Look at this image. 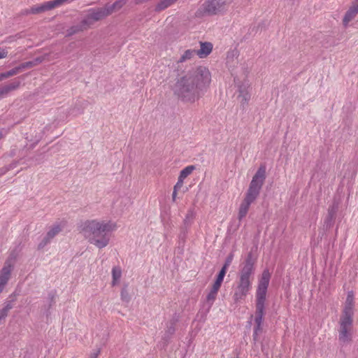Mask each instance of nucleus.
Returning <instances> with one entry per match:
<instances>
[{"label": "nucleus", "mask_w": 358, "mask_h": 358, "mask_svg": "<svg viewBox=\"0 0 358 358\" xmlns=\"http://www.w3.org/2000/svg\"><path fill=\"white\" fill-rule=\"evenodd\" d=\"M210 81L209 70L204 66H199L178 78L174 85L173 92L182 101L194 103L206 92Z\"/></svg>", "instance_id": "nucleus-1"}, {"label": "nucleus", "mask_w": 358, "mask_h": 358, "mask_svg": "<svg viewBox=\"0 0 358 358\" xmlns=\"http://www.w3.org/2000/svg\"><path fill=\"white\" fill-rule=\"evenodd\" d=\"M115 225L111 222L98 221L97 220H86L80 225V233L88 241L101 249L106 247L110 241V232L115 229Z\"/></svg>", "instance_id": "nucleus-2"}, {"label": "nucleus", "mask_w": 358, "mask_h": 358, "mask_svg": "<svg viewBox=\"0 0 358 358\" xmlns=\"http://www.w3.org/2000/svg\"><path fill=\"white\" fill-rule=\"evenodd\" d=\"M255 263L256 258L253 257L252 252H250L240 266L237 285L233 295L236 303L244 300L252 289Z\"/></svg>", "instance_id": "nucleus-3"}, {"label": "nucleus", "mask_w": 358, "mask_h": 358, "mask_svg": "<svg viewBox=\"0 0 358 358\" xmlns=\"http://www.w3.org/2000/svg\"><path fill=\"white\" fill-rule=\"evenodd\" d=\"M266 166L261 164L250 183L245 198L239 207L238 220H241L248 212L250 206L259 196L266 180Z\"/></svg>", "instance_id": "nucleus-4"}, {"label": "nucleus", "mask_w": 358, "mask_h": 358, "mask_svg": "<svg viewBox=\"0 0 358 358\" xmlns=\"http://www.w3.org/2000/svg\"><path fill=\"white\" fill-rule=\"evenodd\" d=\"M110 14V11L105 8H92L89 13L81 20L79 24L73 26L69 29V34H74L87 29L94 22L101 20Z\"/></svg>", "instance_id": "nucleus-5"}, {"label": "nucleus", "mask_w": 358, "mask_h": 358, "mask_svg": "<svg viewBox=\"0 0 358 358\" xmlns=\"http://www.w3.org/2000/svg\"><path fill=\"white\" fill-rule=\"evenodd\" d=\"M338 343L345 346L352 341L353 317L340 316L338 321Z\"/></svg>", "instance_id": "nucleus-6"}, {"label": "nucleus", "mask_w": 358, "mask_h": 358, "mask_svg": "<svg viewBox=\"0 0 358 358\" xmlns=\"http://www.w3.org/2000/svg\"><path fill=\"white\" fill-rule=\"evenodd\" d=\"M233 0H206L203 6V13L208 15H217L224 11Z\"/></svg>", "instance_id": "nucleus-7"}, {"label": "nucleus", "mask_w": 358, "mask_h": 358, "mask_svg": "<svg viewBox=\"0 0 358 358\" xmlns=\"http://www.w3.org/2000/svg\"><path fill=\"white\" fill-rule=\"evenodd\" d=\"M270 278L271 275L268 271L264 270L258 282L256 292V303H265Z\"/></svg>", "instance_id": "nucleus-8"}, {"label": "nucleus", "mask_w": 358, "mask_h": 358, "mask_svg": "<svg viewBox=\"0 0 358 358\" xmlns=\"http://www.w3.org/2000/svg\"><path fill=\"white\" fill-rule=\"evenodd\" d=\"M15 259H8L0 271V293H1L10 278L11 273L14 268Z\"/></svg>", "instance_id": "nucleus-9"}, {"label": "nucleus", "mask_w": 358, "mask_h": 358, "mask_svg": "<svg viewBox=\"0 0 358 358\" xmlns=\"http://www.w3.org/2000/svg\"><path fill=\"white\" fill-rule=\"evenodd\" d=\"M338 208L339 201L334 199L332 204L328 208L327 215L324 221V225L327 229H329L334 225Z\"/></svg>", "instance_id": "nucleus-10"}, {"label": "nucleus", "mask_w": 358, "mask_h": 358, "mask_svg": "<svg viewBox=\"0 0 358 358\" xmlns=\"http://www.w3.org/2000/svg\"><path fill=\"white\" fill-rule=\"evenodd\" d=\"M177 322L178 319L173 318L167 323L164 334L162 338L163 348H165L168 345L172 336L175 334Z\"/></svg>", "instance_id": "nucleus-11"}, {"label": "nucleus", "mask_w": 358, "mask_h": 358, "mask_svg": "<svg viewBox=\"0 0 358 358\" xmlns=\"http://www.w3.org/2000/svg\"><path fill=\"white\" fill-rule=\"evenodd\" d=\"M354 307H355L354 294H353V292L350 291V292H348L345 305H344L343 309L342 310L341 316L353 317H354Z\"/></svg>", "instance_id": "nucleus-12"}, {"label": "nucleus", "mask_w": 358, "mask_h": 358, "mask_svg": "<svg viewBox=\"0 0 358 358\" xmlns=\"http://www.w3.org/2000/svg\"><path fill=\"white\" fill-rule=\"evenodd\" d=\"M16 301V294H11L3 303V307L0 309V317L5 320L8 315V312L13 308Z\"/></svg>", "instance_id": "nucleus-13"}, {"label": "nucleus", "mask_w": 358, "mask_h": 358, "mask_svg": "<svg viewBox=\"0 0 358 358\" xmlns=\"http://www.w3.org/2000/svg\"><path fill=\"white\" fill-rule=\"evenodd\" d=\"M358 13V5L354 3L345 13L343 23L344 26H347L348 23L352 21Z\"/></svg>", "instance_id": "nucleus-14"}, {"label": "nucleus", "mask_w": 358, "mask_h": 358, "mask_svg": "<svg viewBox=\"0 0 358 358\" xmlns=\"http://www.w3.org/2000/svg\"><path fill=\"white\" fill-rule=\"evenodd\" d=\"M200 49L196 50V55L199 58H205L212 52L213 44L210 42H200Z\"/></svg>", "instance_id": "nucleus-15"}, {"label": "nucleus", "mask_w": 358, "mask_h": 358, "mask_svg": "<svg viewBox=\"0 0 358 358\" xmlns=\"http://www.w3.org/2000/svg\"><path fill=\"white\" fill-rule=\"evenodd\" d=\"M248 88L249 87L243 85L239 87L238 97L241 99V103L243 107L245 105L248 104V101L250 99V93L248 90Z\"/></svg>", "instance_id": "nucleus-16"}, {"label": "nucleus", "mask_w": 358, "mask_h": 358, "mask_svg": "<svg viewBox=\"0 0 358 358\" xmlns=\"http://www.w3.org/2000/svg\"><path fill=\"white\" fill-rule=\"evenodd\" d=\"M48 10H49V9L48 7L47 1H45L41 4L34 6L30 9L25 10L24 11V13L27 14V15H28V14H34L35 15V14L44 13L45 11H48Z\"/></svg>", "instance_id": "nucleus-17"}, {"label": "nucleus", "mask_w": 358, "mask_h": 358, "mask_svg": "<svg viewBox=\"0 0 358 358\" xmlns=\"http://www.w3.org/2000/svg\"><path fill=\"white\" fill-rule=\"evenodd\" d=\"M31 62H24L8 71L3 72L6 79L20 73L25 68L31 66Z\"/></svg>", "instance_id": "nucleus-18"}, {"label": "nucleus", "mask_w": 358, "mask_h": 358, "mask_svg": "<svg viewBox=\"0 0 358 358\" xmlns=\"http://www.w3.org/2000/svg\"><path fill=\"white\" fill-rule=\"evenodd\" d=\"M255 322H262L265 314V303H256Z\"/></svg>", "instance_id": "nucleus-19"}, {"label": "nucleus", "mask_w": 358, "mask_h": 358, "mask_svg": "<svg viewBox=\"0 0 358 358\" xmlns=\"http://www.w3.org/2000/svg\"><path fill=\"white\" fill-rule=\"evenodd\" d=\"M122 276V270L119 266H115L112 269V285L115 286L120 280Z\"/></svg>", "instance_id": "nucleus-20"}, {"label": "nucleus", "mask_w": 358, "mask_h": 358, "mask_svg": "<svg viewBox=\"0 0 358 358\" xmlns=\"http://www.w3.org/2000/svg\"><path fill=\"white\" fill-rule=\"evenodd\" d=\"M20 85V81L18 80H14L12 83L8 85L3 86V89L7 95L10 92L17 90Z\"/></svg>", "instance_id": "nucleus-21"}, {"label": "nucleus", "mask_w": 358, "mask_h": 358, "mask_svg": "<svg viewBox=\"0 0 358 358\" xmlns=\"http://www.w3.org/2000/svg\"><path fill=\"white\" fill-rule=\"evenodd\" d=\"M196 55V50H187L185 52L181 55L180 59H178V62H184L187 60L191 59L194 55Z\"/></svg>", "instance_id": "nucleus-22"}, {"label": "nucleus", "mask_w": 358, "mask_h": 358, "mask_svg": "<svg viewBox=\"0 0 358 358\" xmlns=\"http://www.w3.org/2000/svg\"><path fill=\"white\" fill-rule=\"evenodd\" d=\"M177 0H162L157 5L155 10L157 11L163 10L166 9V8H168L169 6H170L171 4H173Z\"/></svg>", "instance_id": "nucleus-23"}, {"label": "nucleus", "mask_w": 358, "mask_h": 358, "mask_svg": "<svg viewBox=\"0 0 358 358\" xmlns=\"http://www.w3.org/2000/svg\"><path fill=\"white\" fill-rule=\"evenodd\" d=\"M195 169V166L193 165L187 166L184 168L180 173L179 176L185 179L188 176H189L192 171Z\"/></svg>", "instance_id": "nucleus-24"}, {"label": "nucleus", "mask_w": 358, "mask_h": 358, "mask_svg": "<svg viewBox=\"0 0 358 358\" xmlns=\"http://www.w3.org/2000/svg\"><path fill=\"white\" fill-rule=\"evenodd\" d=\"M62 231V227L59 224L54 225L47 233L48 237L52 239L57 234Z\"/></svg>", "instance_id": "nucleus-25"}, {"label": "nucleus", "mask_w": 358, "mask_h": 358, "mask_svg": "<svg viewBox=\"0 0 358 358\" xmlns=\"http://www.w3.org/2000/svg\"><path fill=\"white\" fill-rule=\"evenodd\" d=\"M255 327H254V332H253L252 337H253L254 341H257L259 334H260L262 331V322L257 321V322H255Z\"/></svg>", "instance_id": "nucleus-26"}, {"label": "nucleus", "mask_w": 358, "mask_h": 358, "mask_svg": "<svg viewBox=\"0 0 358 358\" xmlns=\"http://www.w3.org/2000/svg\"><path fill=\"white\" fill-rule=\"evenodd\" d=\"M217 292H218L217 291L210 289V292L206 296V301L210 303V306L213 305L214 301L215 300Z\"/></svg>", "instance_id": "nucleus-27"}, {"label": "nucleus", "mask_w": 358, "mask_h": 358, "mask_svg": "<svg viewBox=\"0 0 358 358\" xmlns=\"http://www.w3.org/2000/svg\"><path fill=\"white\" fill-rule=\"evenodd\" d=\"M120 296L122 301L128 303L130 301V296L127 288L124 287L122 289Z\"/></svg>", "instance_id": "nucleus-28"}, {"label": "nucleus", "mask_w": 358, "mask_h": 358, "mask_svg": "<svg viewBox=\"0 0 358 358\" xmlns=\"http://www.w3.org/2000/svg\"><path fill=\"white\" fill-rule=\"evenodd\" d=\"M52 239L46 236L43 238V240L38 245V250H42L45 245H47Z\"/></svg>", "instance_id": "nucleus-29"}, {"label": "nucleus", "mask_w": 358, "mask_h": 358, "mask_svg": "<svg viewBox=\"0 0 358 358\" xmlns=\"http://www.w3.org/2000/svg\"><path fill=\"white\" fill-rule=\"evenodd\" d=\"M47 4H48L49 10H52V9L61 6L59 0H52V1H47Z\"/></svg>", "instance_id": "nucleus-30"}, {"label": "nucleus", "mask_w": 358, "mask_h": 358, "mask_svg": "<svg viewBox=\"0 0 358 358\" xmlns=\"http://www.w3.org/2000/svg\"><path fill=\"white\" fill-rule=\"evenodd\" d=\"M227 269L226 268V267H222L219 273L217 274L216 280L222 282L227 273Z\"/></svg>", "instance_id": "nucleus-31"}, {"label": "nucleus", "mask_w": 358, "mask_h": 358, "mask_svg": "<svg viewBox=\"0 0 358 358\" xmlns=\"http://www.w3.org/2000/svg\"><path fill=\"white\" fill-rule=\"evenodd\" d=\"M233 258H234V255L232 253L229 254L227 257L225 259V262H224V264L223 265L222 267H226V268L227 269L228 267L230 266V264H231L232 262V260H233Z\"/></svg>", "instance_id": "nucleus-32"}, {"label": "nucleus", "mask_w": 358, "mask_h": 358, "mask_svg": "<svg viewBox=\"0 0 358 358\" xmlns=\"http://www.w3.org/2000/svg\"><path fill=\"white\" fill-rule=\"evenodd\" d=\"M184 180L182 178L178 176V181L176 184L174 185L173 189L175 190H179L183 185Z\"/></svg>", "instance_id": "nucleus-33"}, {"label": "nucleus", "mask_w": 358, "mask_h": 358, "mask_svg": "<svg viewBox=\"0 0 358 358\" xmlns=\"http://www.w3.org/2000/svg\"><path fill=\"white\" fill-rule=\"evenodd\" d=\"M222 282H221L220 280H215L214 284L213 285L211 289L218 292V290L220 289V288L221 287Z\"/></svg>", "instance_id": "nucleus-34"}, {"label": "nucleus", "mask_w": 358, "mask_h": 358, "mask_svg": "<svg viewBox=\"0 0 358 358\" xmlns=\"http://www.w3.org/2000/svg\"><path fill=\"white\" fill-rule=\"evenodd\" d=\"M48 298L50 299V305H49V306L51 307L55 303V294H52V293H49L48 294Z\"/></svg>", "instance_id": "nucleus-35"}, {"label": "nucleus", "mask_w": 358, "mask_h": 358, "mask_svg": "<svg viewBox=\"0 0 358 358\" xmlns=\"http://www.w3.org/2000/svg\"><path fill=\"white\" fill-rule=\"evenodd\" d=\"M8 52L3 49L0 48V59L5 58L7 56Z\"/></svg>", "instance_id": "nucleus-36"}, {"label": "nucleus", "mask_w": 358, "mask_h": 358, "mask_svg": "<svg viewBox=\"0 0 358 358\" xmlns=\"http://www.w3.org/2000/svg\"><path fill=\"white\" fill-rule=\"evenodd\" d=\"M17 164V162H15L11 163L9 166H5L4 168H9V170H10V169L16 167Z\"/></svg>", "instance_id": "nucleus-37"}, {"label": "nucleus", "mask_w": 358, "mask_h": 358, "mask_svg": "<svg viewBox=\"0 0 358 358\" xmlns=\"http://www.w3.org/2000/svg\"><path fill=\"white\" fill-rule=\"evenodd\" d=\"M9 171V168H2V169H0V176L1 175H3L5 174L6 172H8Z\"/></svg>", "instance_id": "nucleus-38"}, {"label": "nucleus", "mask_w": 358, "mask_h": 358, "mask_svg": "<svg viewBox=\"0 0 358 358\" xmlns=\"http://www.w3.org/2000/svg\"><path fill=\"white\" fill-rule=\"evenodd\" d=\"M178 190H175V189H173V193H172V201L174 202L176 201V196H177V192Z\"/></svg>", "instance_id": "nucleus-39"}, {"label": "nucleus", "mask_w": 358, "mask_h": 358, "mask_svg": "<svg viewBox=\"0 0 358 358\" xmlns=\"http://www.w3.org/2000/svg\"><path fill=\"white\" fill-rule=\"evenodd\" d=\"M6 96L3 89L2 87H0V99L3 96Z\"/></svg>", "instance_id": "nucleus-40"}, {"label": "nucleus", "mask_w": 358, "mask_h": 358, "mask_svg": "<svg viewBox=\"0 0 358 358\" xmlns=\"http://www.w3.org/2000/svg\"><path fill=\"white\" fill-rule=\"evenodd\" d=\"M6 131H0V139L3 138L4 136L6 135Z\"/></svg>", "instance_id": "nucleus-41"}, {"label": "nucleus", "mask_w": 358, "mask_h": 358, "mask_svg": "<svg viewBox=\"0 0 358 358\" xmlns=\"http://www.w3.org/2000/svg\"><path fill=\"white\" fill-rule=\"evenodd\" d=\"M6 79L3 72L0 73V81Z\"/></svg>", "instance_id": "nucleus-42"}, {"label": "nucleus", "mask_w": 358, "mask_h": 358, "mask_svg": "<svg viewBox=\"0 0 358 358\" xmlns=\"http://www.w3.org/2000/svg\"><path fill=\"white\" fill-rule=\"evenodd\" d=\"M99 352H100V350H99L97 351V352L94 353V358H97V357H98V355H99Z\"/></svg>", "instance_id": "nucleus-43"}, {"label": "nucleus", "mask_w": 358, "mask_h": 358, "mask_svg": "<svg viewBox=\"0 0 358 358\" xmlns=\"http://www.w3.org/2000/svg\"><path fill=\"white\" fill-rule=\"evenodd\" d=\"M2 321H4L1 317H0V324L2 322Z\"/></svg>", "instance_id": "nucleus-44"}, {"label": "nucleus", "mask_w": 358, "mask_h": 358, "mask_svg": "<svg viewBox=\"0 0 358 358\" xmlns=\"http://www.w3.org/2000/svg\"><path fill=\"white\" fill-rule=\"evenodd\" d=\"M355 3H357L358 5V0H355Z\"/></svg>", "instance_id": "nucleus-45"}, {"label": "nucleus", "mask_w": 358, "mask_h": 358, "mask_svg": "<svg viewBox=\"0 0 358 358\" xmlns=\"http://www.w3.org/2000/svg\"><path fill=\"white\" fill-rule=\"evenodd\" d=\"M91 358H94V355L91 356Z\"/></svg>", "instance_id": "nucleus-46"}]
</instances>
